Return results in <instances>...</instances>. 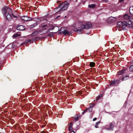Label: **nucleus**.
<instances>
[{
  "label": "nucleus",
  "instance_id": "nucleus-37",
  "mask_svg": "<svg viewBox=\"0 0 133 133\" xmlns=\"http://www.w3.org/2000/svg\"><path fill=\"white\" fill-rule=\"evenodd\" d=\"M45 29H46V28H45L44 29H43V30H45Z\"/></svg>",
  "mask_w": 133,
  "mask_h": 133
},
{
  "label": "nucleus",
  "instance_id": "nucleus-21",
  "mask_svg": "<svg viewBox=\"0 0 133 133\" xmlns=\"http://www.w3.org/2000/svg\"><path fill=\"white\" fill-rule=\"evenodd\" d=\"M95 65V63L93 62H91L90 63V65L91 67H94Z\"/></svg>",
  "mask_w": 133,
  "mask_h": 133
},
{
  "label": "nucleus",
  "instance_id": "nucleus-32",
  "mask_svg": "<svg viewBox=\"0 0 133 133\" xmlns=\"http://www.w3.org/2000/svg\"><path fill=\"white\" fill-rule=\"evenodd\" d=\"M41 133H46V132L45 131H43L41 132Z\"/></svg>",
  "mask_w": 133,
  "mask_h": 133
},
{
  "label": "nucleus",
  "instance_id": "nucleus-18",
  "mask_svg": "<svg viewBox=\"0 0 133 133\" xmlns=\"http://www.w3.org/2000/svg\"><path fill=\"white\" fill-rule=\"evenodd\" d=\"M102 96V95L101 94H100L96 98V101H98L101 98V97Z\"/></svg>",
  "mask_w": 133,
  "mask_h": 133
},
{
  "label": "nucleus",
  "instance_id": "nucleus-38",
  "mask_svg": "<svg viewBox=\"0 0 133 133\" xmlns=\"http://www.w3.org/2000/svg\"><path fill=\"white\" fill-rule=\"evenodd\" d=\"M128 77V76H126V77L127 78Z\"/></svg>",
  "mask_w": 133,
  "mask_h": 133
},
{
  "label": "nucleus",
  "instance_id": "nucleus-19",
  "mask_svg": "<svg viewBox=\"0 0 133 133\" xmlns=\"http://www.w3.org/2000/svg\"><path fill=\"white\" fill-rule=\"evenodd\" d=\"M37 24V23H36L34 24L33 25H31L30 26V27L31 28H34V27H35L36 26Z\"/></svg>",
  "mask_w": 133,
  "mask_h": 133
},
{
  "label": "nucleus",
  "instance_id": "nucleus-39",
  "mask_svg": "<svg viewBox=\"0 0 133 133\" xmlns=\"http://www.w3.org/2000/svg\"><path fill=\"white\" fill-rule=\"evenodd\" d=\"M59 17V16H58L57 17H57Z\"/></svg>",
  "mask_w": 133,
  "mask_h": 133
},
{
  "label": "nucleus",
  "instance_id": "nucleus-31",
  "mask_svg": "<svg viewBox=\"0 0 133 133\" xmlns=\"http://www.w3.org/2000/svg\"><path fill=\"white\" fill-rule=\"evenodd\" d=\"M96 119H97L96 118H95L93 119V121H94L96 120Z\"/></svg>",
  "mask_w": 133,
  "mask_h": 133
},
{
  "label": "nucleus",
  "instance_id": "nucleus-20",
  "mask_svg": "<svg viewBox=\"0 0 133 133\" xmlns=\"http://www.w3.org/2000/svg\"><path fill=\"white\" fill-rule=\"evenodd\" d=\"M20 36V34L17 33H15L13 35V36L14 37H17Z\"/></svg>",
  "mask_w": 133,
  "mask_h": 133
},
{
  "label": "nucleus",
  "instance_id": "nucleus-35",
  "mask_svg": "<svg viewBox=\"0 0 133 133\" xmlns=\"http://www.w3.org/2000/svg\"><path fill=\"white\" fill-rule=\"evenodd\" d=\"M45 127L44 125H42V127L43 128H44Z\"/></svg>",
  "mask_w": 133,
  "mask_h": 133
},
{
  "label": "nucleus",
  "instance_id": "nucleus-11",
  "mask_svg": "<svg viewBox=\"0 0 133 133\" xmlns=\"http://www.w3.org/2000/svg\"><path fill=\"white\" fill-rule=\"evenodd\" d=\"M25 27L23 25H21L18 26L17 28V29L19 30H24Z\"/></svg>",
  "mask_w": 133,
  "mask_h": 133
},
{
  "label": "nucleus",
  "instance_id": "nucleus-5",
  "mask_svg": "<svg viewBox=\"0 0 133 133\" xmlns=\"http://www.w3.org/2000/svg\"><path fill=\"white\" fill-rule=\"evenodd\" d=\"M22 20L25 21H31L32 18L30 17L26 16H23L21 17Z\"/></svg>",
  "mask_w": 133,
  "mask_h": 133
},
{
  "label": "nucleus",
  "instance_id": "nucleus-3",
  "mask_svg": "<svg viewBox=\"0 0 133 133\" xmlns=\"http://www.w3.org/2000/svg\"><path fill=\"white\" fill-rule=\"evenodd\" d=\"M69 5V4L67 2L62 3L61 4L59 5V6L61 7V8L59 11V12L63 11L66 9Z\"/></svg>",
  "mask_w": 133,
  "mask_h": 133
},
{
  "label": "nucleus",
  "instance_id": "nucleus-4",
  "mask_svg": "<svg viewBox=\"0 0 133 133\" xmlns=\"http://www.w3.org/2000/svg\"><path fill=\"white\" fill-rule=\"evenodd\" d=\"M86 26L84 24H82L81 26V28H77L76 29H74V31H75L77 32L78 34L82 33L83 31L82 29L86 28Z\"/></svg>",
  "mask_w": 133,
  "mask_h": 133
},
{
  "label": "nucleus",
  "instance_id": "nucleus-26",
  "mask_svg": "<svg viewBox=\"0 0 133 133\" xmlns=\"http://www.w3.org/2000/svg\"><path fill=\"white\" fill-rule=\"evenodd\" d=\"M47 25L46 24L42 25L41 26V28H45V27L47 26Z\"/></svg>",
  "mask_w": 133,
  "mask_h": 133
},
{
  "label": "nucleus",
  "instance_id": "nucleus-7",
  "mask_svg": "<svg viewBox=\"0 0 133 133\" xmlns=\"http://www.w3.org/2000/svg\"><path fill=\"white\" fill-rule=\"evenodd\" d=\"M116 20V18L115 17H110L108 18V22L111 23L114 22Z\"/></svg>",
  "mask_w": 133,
  "mask_h": 133
},
{
  "label": "nucleus",
  "instance_id": "nucleus-40",
  "mask_svg": "<svg viewBox=\"0 0 133 133\" xmlns=\"http://www.w3.org/2000/svg\"><path fill=\"white\" fill-rule=\"evenodd\" d=\"M77 1V0H76V1Z\"/></svg>",
  "mask_w": 133,
  "mask_h": 133
},
{
  "label": "nucleus",
  "instance_id": "nucleus-14",
  "mask_svg": "<svg viewBox=\"0 0 133 133\" xmlns=\"http://www.w3.org/2000/svg\"><path fill=\"white\" fill-rule=\"evenodd\" d=\"M129 12L132 15H133V6L130 7L129 9Z\"/></svg>",
  "mask_w": 133,
  "mask_h": 133
},
{
  "label": "nucleus",
  "instance_id": "nucleus-9",
  "mask_svg": "<svg viewBox=\"0 0 133 133\" xmlns=\"http://www.w3.org/2000/svg\"><path fill=\"white\" fill-rule=\"evenodd\" d=\"M110 127H106V129L107 130H112L113 129L114 124L112 122L110 123Z\"/></svg>",
  "mask_w": 133,
  "mask_h": 133
},
{
  "label": "nucleus",
  "instance_id": "nucleus-2",
  "mask_svg": "<svg viewBox=\"0 0 133 133\" xmlns=\"http://www.w3.org/2000/svg\"><path fill=\"white\" fill-rule=\"evenodd\" d=\"M2 11L4 16L7 20H10L11 19L13 14L10 7L5 6L3 8Z\"/></svg>",
  "mask_w": 133,
  "mask_h": 133
},
{
  "label": "nucleus",
  "instance_id": "nucleus-22",
  "mask_svg": "<svg viewBox=\"0 0 133 133\" xmlns=\"http://www.w3.org/2000/svg\"><path fill=\"white\" fill-rule=\"evenodd\" d=\"M129 69L130 71H133V64L130 66Z\"/></svg>",
  "mask_w": 133,
  "mask_h": 133
},
{
  "label": "nucleus",
  "instance_id": "nucleus-24",
  "mask_svg": "<svg viewBox=\"0 0 133 133\" xmlns=\"http://www.w3.org/2000/svg\"><path fill=\"white\" fill-rule=\"evenodd\" d=\"M36 21L37 22H38L41 21V19L40 18H37Z\"/></svg>",
  "mask_w": 133,
  "mask_h": 133
},
{
  "label": "nucleus",
  "instance_id": "nucleus-25",
  "mask_svg": "<svg viewBox=\"0 0 133 133\" xmlns=\"http://www.w3.org/2000/svg\"><path fill=\"white\" fill-rule=\"evenodd\" d=\"M55 28V27H53L52 28H51L50 29H49L47 31H46V32H49V30H52L54 28Z\"/></svg>",
  "mask_w": 133,
  "mask_h": 133
},
{
  "label": "nucleus",
  "instance_id": "nucleus-15",
  "mask_svg": "<svg viewBox=\"0 0 133 133\" xmlns=\"http://www.w3.org/2000/svg\"><path fill=\"white\" fill-rule=\"evenodd\" d=\"M125 72V70H121L119 71L118 73V75H120L122 74Z\"/></svg>",
  "mask_w": 133,
  "mask_h": 133
},
{
  "label": "nucleus",
  "instance_id": "nucleus-17",
  "mask_svg": "<svg viewBox=\"0 0 133 133\" xmlns=\"http://www.w3.org/2000/svg\"><path fill=\"white\" fill-rule=\"evenodd\" d=\"M95 6V4H91L89 5V7L90 8H93Z\"/></svg>",
  "mask_w": 133,
  "mask_h": 133
},
{
  "label": "nucleus",
  "instance_id": "nucleus-13",
  "mask_svg": "<svg viewBox=\"0 0 133 133\" xmlns=\"http://www.w3.org/2000/svg\"><path fill=\"white\" fill-rule=\"evenodd\" d=\"M36 39V38H32L31 40H26V41H25L24 43L25 44H26V43H27L28 42H30L31 41H35Z\"/></svg>",
  "mask_w": 133,
  "mask_h": 133
},
{
  "label": "nucleus",
  "instance_id": "nucleus-28",
  "mask_svg": "<svg viewBox=\"0 0 133 133\" xmlns=\"http://www.w3.org/2000/svg\"><path fill=\"white\" fill-rule=\"evenodd\" d=\"M86 112H87V110H85L84 111V112H82V114H84V113Z\"/></svg>",
  "mask_w": 133,
  "mask_h": 133
},
{
  "label": "nucleus",
  "instance_id": "nucleus-29",
  "mask_svg": "<svg viewBox=\"0 0 133 133\" xmlns=\"http://www.w3.org/2000/svg\"><path fill=\"white\" fill-rule=\"evenodd\" d=\"M35 33H38V32L37 31H36L35 32L33 33L32 34V35L33 36Z\"/></svg>",
  "mask_w": 133,
  "mask_h": 133
},
{
  "label": "nucleus",
  "instance_id": "nucleus-16",
  "mask_svg": "<svg viewBox=\"0 0 133 133\" xmlns=\"http://www.w3.org/2000/svg\"><path fill=\"white\" fill-rule=\"evenodd\" d=\"M72 125L73 123L72 122H71L70 123L69 128V131L72 130L73 129V128L72 127Z\"/></svg>",
  "mask_w": 133,
  "mask_h": 133
},
{
  "label": "nucleus",
  "instance_id": "nucleus-10",
  "mask_svg": "<svg viewBox=\"0 0 133 133\" xmlns=\"http://www.w3.org/2000/svg\"><path fill=\"white\" fill-rule=\"evenodd\" d=\"M95 104H92V105L90 106V107L87 108L85 110H87V112H91L92 111V108L94 105Z\"/></svg>",
  "mask_w": 133,
  "mask_h": 133
},
{
  "label": "nucleus",
  "instance_id": "nucleus-34",
  "mask_svg": "<svg viewBox=\"0 0 133 133\" xmlns=\"http://www.w3.org/2000/svg\"><path fill=\"white\" fill-rule=\"evenodd\" d=\"M78 117H77L76 118H75V120L77 121V120H78Z\"/></svg>",
  "mask_w": 133,
  "mask_h": 133
},
{
  "label": "nucleus",
  "instance_id": "nucleus-27",
  "mask_svg": "<svg viewBox=\"0 0 133 133\" xmlns=\"http://www.w3.org/2000/svg\"><path fill=\"white\" fill-rule=\"evenodd\" d=\"M128 79V78H125L124 77V78H123L122 79V80L123 81L125 80H126L127 79Z\"/></svg>",
  "mask_w": 133,
  "mask_h": 133
},
{
  "label": "nucleus",
  "instance_id": "nucleus-23",
  "mask_svg": "<svg viewBox=\"0 0 133 133\" xmlns=\"http://www.w3.org/2000/svg\"><path fill=\"white\" fill-rule=\"evenodd\" d=\"M100 123V121H98V122H96V125H95V127L96 128H98L97 125Z\"/></svg>",
  "mask_w": 133,
  "mask_h": 133
},
{
  "label": "nucleus",
  "instance_id": "nucleus-30",
  "mask_svg": "<svg viewBox=\"0 0 133 133\" xmlns=\"http://www.w3.org/2000/svg\"><path fill=\"white\" fill-rule=\"evenodd\" d=\"M15 46V45L14 44H13L12 45V48H14Z\"/></svg>",
  "mask_w": 133,
  "mask_h": 133
},
{
  "label": "nucleus",
  "instance_id": "nucleus-36",
  "mask_svg": "<svg viewBox=\"0 0 133 133\" xmlns=\"http://www.w3.org/2000/svg\"><path fill=\"white\" fill-rule=\"evenodd\" d=\"M123 0H119L120 1V2H122V1H123Z\"/></svg>",
  "mask_w": 133,
  "mask_h": 133
},
{
  "label": "nucleus",
  "instance_id": "nucleus-12",
  "mask_svg": "<svg viewBox=\"0 0 133 133\" xmlns=\"http://www.w3.org/2000/svg\"><path fill=\"white\" fill-rule=\"evenodd\" d=\"M85 24L86 28L89 29L91 27V24L90 22H86L85 23Z\"/></svg>",
  "mask_w": 133,
  "mask_h": 133
},
{
  "label": "nucleus",
  "instance_id": "nucleus-1",
  "mask_svg": "<svg viewBox=\"0 0 133 133\" xmlns=\"http://www.w3.org/2000/svg\"><path fill=\"white\" fill-rule=\"evenodd\" d=\"M124 19L127 21L123 22H119L117 23V26L118 28L124 29L127 26L129 27L133 23V17L127 14H125L124 16Z\"/></svg>",
  "mask_w": 133,
  "mask_h": 133
},
{
  "label": "nucleus",
  "instance_id": "nucleus-33",
  "mask_svg": "<svg viewBox=\"0 0 133 133\" xmlns=\"http://www.w3.org/2000/svg\"><path fill=\"white\" fill-rule=\"evenodd\" d=\"M70 133H75V132L74 131H71Z\"/></svg>",
  "mask_w": 133,
  "mask_h": 133
},
{
  "label": "nucleus",
  "instance_id": "nucleus-6",
  "mask_svg": "<svg viewBox=\"0 0 133 133\" xmlns=\"http://www.w3.org/2000/svg\"><path fill=\"white\" fill-rule=\"evenodd\" d=\"M64 29L63 27L61 28L60 30L61 32H62L64 35H68L71 33V32H69L68 30H64Z\"/></svg>",
  "mask_w": 133,
  "mask_h": 133
},
{
  "label": "nucleus",
  "instance_id": "nucleus-8",
  "mask_svg": "<svg viewBox=\"0 0 133 133\" xmlns=\"http://www.w3.org/2000/svg\"><path fill=\"white\" fill-rule=\"evenodd\" d=\"M119 80H117L116 81H111L110 83V85L112 86L117 85L119 82Z\"/></svg>",
  "mask_w": 133,
  "mask_h": 133
}]
</instances>
